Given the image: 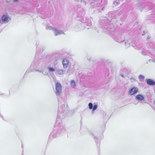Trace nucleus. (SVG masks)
<instances>
[{"mask_svg": "<svg viewBox=\"0 0 155 155\" xmlns=\"http://www.w3.org/2000/svg\"><path fill=\"white\" fill-rule=\"evenodd\" d=\"M147 84L150 86H154L155 84V82L151 79H148L147 81Z\"/></svg>", "mask_w": 155, "mask_h": 155, "instance_id": "7", "label": "nucleus"}, {"mask_svg": "<svg viewBox=\"0 0 155 155\" xmlns=\"http://www.w3.org/2000/svg\"><path fill=\"white\" fill-rule=\"evenodd\" d=\"M125 45L126 47H128L129 46V44L128 43V42H125Z\"/></svg>", "mask_w": 155, "mask_h": 155, "instance_id": "16", "label": "nucleus"}, {"mask_svg": "<svg viewBox=\"0 0 155 155\" xmlns=\"http://www.w3.org/2000/svg\"><path fill=\"white\" fill-rule=\"evenodd\" d=\"M53 32L55 36L64 34L63 31L60 30L58 29L56 27H55V28L54 29Z\"/></svg>", "mask_w": 155, "mask_h": 155, "instance_id": "4", "label": "nucleus"}, {"mask_svg": "<svg viewBox=\"0 0 155 155\" xmlns=\"http://www.w3.org/2000/svg\"><path fill=\"white\" fill-rule=\"evenodd\" d=\"M47 69L49 72H53L55 71V69L54 68L50 67H48Z\"/></svg>", "mask_w": 155, "mask_h": 155, "instance_id": "10", "label": "nucleus"}, {"mask_svg": "<svg viewBox=\"0 0 155 155\" xmlns=\"http://www.w3.org/2000/svg\"><path fill=\"white\" fill-rule=\"evenodd\" d=\"M138 78L140 81H143L144 79V77L142 75H140L138 77Z\"/></svg>", "mask_w": 155, "mask_h": 155, "instance_id": "11", "label": "nucleus"}, {"mask_svg": "<svg viewBox=\"0 0 155 155\" xmlns=\"http://www.w3.org/2000/svg\"><path fill=\"white\" fill-rule=\"evenodd\" d=\"M97 105L95 104L94 105L93 108H92L93 112L97 108Z\"/></svg>", "mask_w": 155, "mask_h": 155, "instance_id": "13", "label": "nucleus"}, {"mask_svg": "<svg viewBox=\"0 0 155 155\" xmlns=\"http://www.w3.org/2000/svg\"><path fill=\"white\" fill-rule=\"evenodd\" d=\"M2 22L4 23H7L11 19L8 17V16L7 15H4L2 17Z\"/></svg>", "mask_w": 155, "mask_h": 155, "instance_id": "5", "label": "nucleus"}, {"mask_svg": "<svg viewBox=\"0 0 155 155\" xmlns=\"http://www.w3.org/2000/svg\"><path fill=\"white\" fill-rule=\"evenodd\" d=\"M135 99L138 101L140 102H142L144 101V96L140 94L137 95L135 97Z\"/></svg>", "mask_w": 155, "mask_h": 155, "instance_id": "3", "label": "nucleus"}, {"mask_svg": "<svg viewBox=\"0 0 155 155\" xmlns=\"http://www.w3.org/2000/svg\"><path fill=\"white\" fill-rule=\"evenodd\" d=\"M40 72H42V71H40Z\"/></svg>", "mask_w": 155, "mask_h": 155, "instance_id": "23", "label": "nucleus"}, {"mask_svg": "<svg viewBox=\"0 0 155 155\" xmlns=\"http://www.w3.org/2000/svg\"><path fill=\"white\" fill-rule=\"evenodd\" d=\"M19 0H13L14 2H18Z\"/></svg>", "mask_w": 155, "mask_h": 155, "instance_id": "19", "label": "nucleus"}, {"mask_svg": "<svg viewBox=\"0 0 155 155\" xmlns=\"http://www.w3.org/2000/svg\"><path fill=\"white\" fill-rule=\"evenodd\" d=\"M150 38V37L148 36V39H149Z\"/></svg>", "mask_w": 155, "mask_h": 155, "instance_id": "21", "label": "nucleus"}, {"mask_svg": "<svg viewBox=\"0 0 155 155\" xmlns=\"http://www.w3.org/2000/svg\"><path fill=\"white\" fill-rule=\"evenodd\" d=\"M3 23L1 21H0V26L2 25Z\"/></svg>", "mask_w": 155, "mask_h": 155, "instance_id": "20", "label": "nucleus"}, {"mask_svg": "<svg viewBox=\"0 0 155 155\" xmlns=\"http://www.w3.org/2000/svg\"><path fill=\"white\" fill-rule=\"evenodd\" d=\"M120 3L119 0H116L115 2H114V5H116V4H118V3Z\"/></svg>", "mask_w": 155, "mask_h": 155, "instance_id": "15", "label": "nucleus"}, {"mask_svg": "<svg viewBox=\"0 0 155 155\" xmlns=\"http://www.w3.org/2000/svg\"><path fill=\"white\" fill-rule=\"evenodd\" d=\"M55 94L57 96H59L62 92V86L59 83H57L55 84Z\"/></svg>", "mask_w": 155, "mask_h": 155, "instance_id": "1", "label": "nucleus"}, {"mask_svg": "<svg viewBox=\"0 0 155 155\" xmlns=\"http://www.w3.org/2000/svg\"><path fill=\"white\" fill-rule=\"evenodd\" d=\"M89 108L90 109H92L93 107V105L91 103H90L88 104Z\"/></svg>", "mask_w": 155, "mask_h": 155, "instance_id": "14", "label": "nucleus"}, {"mask_svg": "<svg viewBox=\"0 0 155 155\" xmlns=\"http://www.w3.org/2000/svg\"><path fill=\"white\" fill-rule=\"evenodd\" d=\"M58 73L59 75H63V71L62 69L59 70L58 71Z\"/></svg>", "mask_w": 155, "mask_h": 155, "instance_id": "12", "label": "nucleus"}, {"mask_svg": "<svg viewBox=\"0 0 155 155\" xmlns=\"http://www.w3.org/2000/svg\"><path fill=\"white\" fill-rule=\"evenodd\" d=\"M63 67L64 68H67L68 67L69 62L66 59H64L62 62Z\"/></svg>", "mask_w": 155, "mask_h": 155, "instance_id": "6", "label": "nucleus"}, {"mask_svg": "<svg viewBox=\"0 0 155 155\" xmlns=\"http://www.w3.org/2000/svg\"><path fill=\"white\" fill-rule=\"evenodd\" d=\"M141 53L142 54H143L144 55H146L147 54L144 51H142L141 52Z\"/></svg>", "mask_w": 155, "mask_h": 155, "instance_id": "17", "label": "nucleus"}, {"mask_svg": "<svg viewBox=\"0 0 155 155\" xmlns=\"http://www.w3.org/2000/svg\"><path fill=\"white\" fill-rule=\"evenodd\" d=\"M121 76L122 77H123V78H124V75H121Z\"/></svg>", "mask_w": 155, "mask_h": 155, "instance_id": "22", "label": "nucleus"}, {"mask_svg": "<svg viewBox=\"0 0 155 155\" xmlns=\"http://www.w3.org/2000/svg\"><path fill=\"white\" fill-rule=\"evenodd\" d=\"M138 89L137 87H133L131 88L128 91V94L130 96L136 94L138 91Z\"/></svg>", "mask_w": 155, "mask_h": 155, "instance_id": "2", "label": "nucleus"}, {"mask_svg": "<svg viewBox=\"0 0 155 155\" xmlns=\"http://www.w3.org/2000/svg\"><path fill=\"white\" fill-rule=\"evenodd\" d=\"M55 28V27H53L49 25H47L46 26V29L47 30H52L54 31V29Z\"/></svg>", "mask_w": 155, "mask_h": 155, "instance_id": "9", "label": "nucleus"}, {"mask_svg": "<svg viewBox=\"0 0 155 155\" xmlns=\"http://www.w3.org/2000/svg\"><path fill=\"white\" fill-rule=\"evenodd\" d=\"M71 86L72 88H74L76 86V83L75 81L73 80L71 81Z\"/></svg>", "mask_w": 155, "mask_h": 155, "instance_id": "8", "label": "nucleus"}, {"mask_svg": "<svg viewBox=\"0 0 155 155\" xmlns=\"http://www.w3.org/2000/svg\"><path fill=\"white\" fill-rule=\"evenodd\" d=\"M150 61L155 63V59H152L150 60Z\"/></svg>", "mask_w": 155, "mask_h": 155, "instance_id": "18", "label": "nucleus"}]
</instances>
